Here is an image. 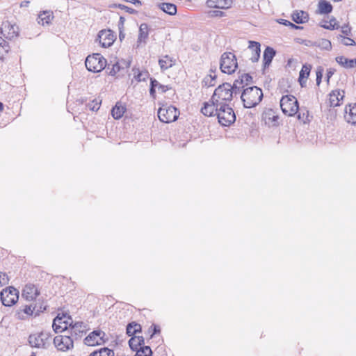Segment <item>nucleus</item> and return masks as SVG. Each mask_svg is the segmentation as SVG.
I'll list each match as a JSON object with an SVG mask.
<instances>
[{
  "mask_svg": "<svg viewBox=\"0 0 356 356\" xmlns=\"http://www.w3.org/2000/svg\"><path fill=\"white\" fill-rule=\"evenodd\" d=\"M264 97L262 90L257 86H252L244 89L241 93V99L245 108H250L258 105Z\"/></svg>",
  "mask_w": 356,
  "mask_h": 356,
  "instance_id": "obj_1",
  "label": "nucleus"
},
{
  "mask_svg": "<svg viewBox=\"0 0 356 356\" xmlns=\"http://www.w3.org/2000/svg\"><path fill=\"white\" fill-rule=\"evenodd\" d=\"M232 85L229 83H223L216 88L211 100L213 102L226 103L230 102L233 97Z\"/></svg>",
  "mask_w": 356,
  "mask_h": 356,
  "instance_id": "obj_2",
  "label": "nucleus"
},
{
  "mask_svg": "<svg viewBox=\"0 0 356 356\" xmlns=\"http://www.w3.org/2000/svg\"><path fill=\"white\" fill-rule=\"evenodd\" d=\"M217 117L222 126H229L236 121V115L230 106L226 103H220L218 108Z\"/></svg>",
  "mask_w": 356,
  "mask_h": 356,
  "instance_id": "obj_3",
  "label": "nucleus"
},
{
  "mask_svg": "<svg viewBox=\"0 0 356 356\" xmlns=\"http://www.w3.org/2000/svg\"><path fill=\"white\" fill-rule=\"evenodd\" d=\"M238 67L237 60L234 54L225 52L221 55L220 61V69L222 73L231 74Z\"/></svg>",
  "mask_w": 356,
  "mask_h": 356,
  "instance_id": "obj_4",
  "label": "nucleus"
},
{
  "mask_svg": "<svg viewBox=\"0 0 356 356\" xmlns=\"http://www.w3.org/2000/svg\"><path fill=\"white\" fill-rule=\"evenodd\" d=\"M85 65L88 71L99 72L105 68L106 60L100 54H93L88 56Z\"/></svg>",
  "mask_w": 356,
  "mask_h": 356,
  "instance_id": "obj_5",
  "label": "nucleus"
},
{
  "mask_svg": "<svg viewBox=\"0 0 356 356\" xmlns=\"http://www.w3.org/2000/svg\"><path fill=\"white\" fill-rule=\"evenodd\" d=\"M280 107L284 114L293 116L299 109L298 100L293 95H285L280 99Z\"/></svg>",
  "mask_w": 356,
  "mask_h": 356,
  "instance_id": "obj_6",
  "label": "nucleus"
},
{
  "mask_svg": "<svg viewBox=\"0 0 356 356\" xmlns=\"http://www.w3.org/2000/svg\"><path fill=\"white\" fill-rule=\"evenodd\" d=\"M51 337L50 333L41 332L36 334H31L28 341L32 348L47 349L50 343L49 339Z\"/></svg>",
  "mask_w": 356,
  "mask_h": 356,
  "instance_id": "obj_7",
  "label": "nucleus"
},
{
  "mask_svg": "<svg viewBox=\"0 0 356 356\" xmlns=\"http://www.w3.org/2000/svg\"><path fill=\"white\" fill-rule=\"evenodd\" d=\"M157 114L160 121L170 123L177 120L179 111L174 106H163L159 109Z\"/></svg>",
  "mask_w": 356,
  "mask_h": 356,
  "instance_id": "obj_8",
  "label": "nucleus"
},
{
  "mask_svg": "<svg viewBox=\"0 0 356 356\" xmlns=\"http://www.w3.org/2000/svg\"><path fill=\"white\" fill-rule=\"evenodd\" d=\"M2 304L6 307L15 305L19 298V291L13 286H8L0 293Z\"/></svg>",
  "mask_w": 356,
  "mask_h": 356,
  "instance_id": "obj_9",
  "label": "nucleus"
},
{
  "mask_svg": "<svg viewBox=\"0 0 356 356\" xmlns=\"http://www.w3.org/2000/svg\"><path fill=\"white\" fill-rule=\"evenodd\" d=\"M72 323V318L66 314H63L62 316L58 314L54 319L52 327L56 333L65 331L67 326H71Z\"/></svg>",
  "mask_w": 356,
  "mask_h": 356,
  "instance_id": "obj_10",
  "label": "nucleus"
},
{
  "mask_svg": "<svg viewBox=\"0 0 356 356\" xmlns=\"http://www.w3.org/2000/svg\"><path fill=\"white\" fill-rule=\"evenodd\" d=\"M1 34L8 40H13L19 36V27L8 21L3 22L1 27Z\"/></svg>",
  "mask_w": 356,
  "mask_h": 356,
  "instance_id": "obj_11",
  "label": "nucleus"
},
{
  "mask_svg": "<svg viewBox=\"0 0 356 356\" xmlns=\"http://www.w3.org/2000/svg\"><path fill=\"white\" fill-rule=\"evenodd\" d=\"M105 336V332L101 330H94L84 339V343L90 346L100 345L105 341L104 339Z\"/></svg>",
  "mask_w": 356,
  "mask_h": 356,
  "instance_id": "obj_12",
  "label": "nucleus"
},
{
  "mask_svg": "<svg viewBox=\"0 0 356 356\" xmlns=\"http://www.w3.org/2000/svg\"><path fill=\"white\" fill-rule=\"evenodd\" d=\"M54 343L60 351H66L74 346L73 339L70 336L58 335L54 337Z\"/></svg>",
  "mask_w": 356,
  "mask_h": 356,
  "instance_id": "obj_13",
  "label": "nucleus"
},
{
  "mask_svg": "<svg viewBox=\"0 0 356 356\" xmlns=\"http://www.w3.org/2000/svg\"><path fill=\"white\" fill-rule=\"evenodd\" d=\"M97 40L102 47L106 48L113 44L115 36L111 30H102L98 33Z\"/></svg>",
  "mask_w": 356,
  "mask_h": 356,
  "instance_id": "obj_14",
  "label": "nucleus"
},
{
  "mask_svg": "<svg viewBox=\"0 0 356 356\" xmlns=\"http://www.w3.org/2000/svg\"><path fill=\"white\" fill-rule=\"evenodd\" d=\"M220 103L213 102L211 103L205 102L204 106L201 108V112L206 116L217 115L218 108H219Z\"/></svg>",
  "mask_w": 356,
  "mask_h": 356,
  "instance_id": "obj_15",
  "label": "nucleus"
},
{
  "mask_svg": "<svg viewBox=\"0 0 356 356\" xmlns=\"http://www.w3.org/2000/svg\"><path fill=\"white\" fill-rule=\"evenodd\" d=\"M276 55V51L270 47H266L263 54V70L268 68Z\"/></svg>",
  "mask_w": 356,
  "mask_h": 356,
  "instance_id": "obj_16",
  "label": "nucleus"
},
{
  "mask_svg": "<svg viewBox=\"0 0 356 356\" xmlns=\"http://www.w3.org/2000/svg\"><path fill=\"white\" fill-rule=\"evenodd\" d=\"M40 294L38 289L33 284H26L23 290L22 296L28 300L35 299Z\"/></svg>",
  "mask_w": 356,
  "mask_h": 356,
  "instance_id": "obj_17",
  "label": "nucleus"
},
{
  "mask_svg": "<svg viewBox=\"0 0 356 356\" xmlns=\"http://www.w3.org/2000/svg\"><path fill=\"white\" fill-rule=\"evenodd\" d=\"M207 3L210 8L227 9L232 6V0H207Z\"/></svg>",
  "mask_w": 356,
  "mask_h": 356,
  "instance_id": "obj_18",
  "label": "nucleus"
},
{
  "mask_svg": "<svg viewBox=\"0 0 356 356\" xmlns=\"http://www.w3.org/2000/svg\"><path fill=\"white\" fill-rule=\"evenodd\" d=\"M260 47L261 45L259 42L251 40L249 41L248 48L252 51V56L250 59L252 63L257 62L260 58Z\"/></svg>",
  "mask_w": 356,
  "mask_h": 356,
  "instance_id": "obj_19",
  "label": "nucleus"
},
{
  "mask_svg": "<svg viewBox=\"0 0 356 356\" xmlns=\"http://www.w3.org/2000/svg\"><path fill=\"white\" fill-rule=\"evenodd\" d=\"M54 18V16L53 15V12L50 10H44L40 13L37 20L38 24L44 26L45 24H50Z\"/></svg>",
  "mask_w": 356,
  "mask_h": 356,
  "instance_id": "obj_20",
  "label": "nucleus"
},
{
  "mask_svg": "<svg viewBox=\"0 0 356 356\" xmlns=\"http://www.w3.org/2000/svg\"><path fill=\"white\" fill-rule=\"evenodd\" d=\"M175 59L168 55H165L159 58V65L161 71H165L175 65Z\"/></svg>",
  "mask_w": 356,
  "mask_h": 356,
  "instance_id": "obj_21",
  "label": "nucleus"
},
{
  "mask_svg": "<svg viewBox=\"0 0 356 356\" xmlns=\"http://www.w3.org/2000/svg\"><path fill=\"white\" fill-rule=\"evenodd\" d=\"M312 69V66L310 65H303L302 69L299 73L298 81L301 87H305L306 86L307 79L309 76V73Z\"/></svg>",
  "mask_w": 356,
  "mask_h": 356,
  "instance_id": "obj_22",
  "label": "nucleus"
},
{
  "mask_svg": "<svg viewBox=\"0 0 356 356\" xmlns=\"http://www.w3.org/2000/svg\"><path fill=\"white\" fill-rule=\"evenodd\" d=\"M345 118L348 123L356 124V104H350L346 108Z\"/></svg>",
  "mask_w": 356,
  "mask_h": 356,
  "instance_id": "obj_23",
  "label": "nucleus"
},
{
  "mask_svg": "<svg viewBox=\"0 0 356 356\" xmlns=\"http://www.w3.org/2000/svg\"><path fill=\"white\" fill-rule=\"evenodd\" d=\"M10 51V46L8 41L0 36V61L3 63L5 60V56Z\"/></svg>",
  "mask_w": 356,
  "mask_h": 356,
  "instance_id": "obj_24",
  "label": "nucleus"
},
{
  "mask_svg": "<svg viewBox=\"0 0 356 356\" xmlns=\"http://www.w3.org/2000/svg\"><path fill=\"white\" fill-rule=\"evenodd\" d=\"M337 63L344 68H353L356 65V58L348 59L343 56H339L335 58Z\"/></svg>",
  "mask_w": 356,
  "mask_h": 356,
  "instance_id": "obj_25",
  "label": "nucleus"
},
{
  "mask_svg": "<svg viewBox=\"0 0 356 356\" xmlns=\"http://www.w3.org/2000/svg\"><path fill=\"white\" fill-rule=\"evenodd\" d=\"M148 35V25L145 23L141 24L139 27V33L137 40L138 47L139 46V44L142 42H146Z\"/></svg>",
  "mask_w": 356,
  "mask_h": 356,
  "instance_id": "obj_26",
  "label": "nucleus"
},
{
  "mask_svg": "<svg viewBox=\"0 0 356 356\" xmlns=\"http://www.w3.org/2000/svg\"><path fill=\"white\" fill-rule=\"evenodd\" d=\"M158 7L164 13L170 15H175L177 13V6L171 3H160Z\"/></svg>",
  "mask_w": 356,
  "mask_h": 356,
  "instance_id": "obj_27",
  "label": "nucleus"
},
{
  "mask_svg": "<svg viewBox=\"0 0 356 356\" xmlns=\"http://www.w3.org/2000/svg\"><path fill=\"white\" fill-rule=\"evenodd\" d=\"M142 332V327L136 322H131L127 325V334L129 337H134L136 334Z\"/></svg>",
  "mask_w": 356,
  "mask_h": 356,
  "instance_id": "obj_28",
  "label": "nucleus"
},
{
  "mask_svg": "<svg viewBox=\"0 0 356 356\" xmlns=\"http://www.w3.org/2000/svg\"><path fill=\"white\" fill-rule=\"evenodd\" d=\"M318 6L320 14H329L333 9L332 4L326 0H320Z\"/></svg>",
  "mask_w": 356,
  "mask_h": 356,
  "instance_id": "obj_29",
  "label": "nucleus"
},
{
  "mask_svg": "<svg viewBox=\"0 0 356 356\" xmlns=\"http://www.w3.org/2000/svg\"><path fill=\"white\" fill-rule=\"evenodd\" d=\"M307 18L308 14L302 10H296L292 14V19L296 24H303L307 20Z\"/></svg>",
  "mask_w": 356,
  "mask_h": 356,
  "instance_id": "obj_30",
  "label": "nucleus"
},
{
  "mask_svg": "<svg viewBox=\"0 0 356 356\" xmlns=\"http://www.w3.org/2000/svg\"><path fill=\"white\" fill-rule=\"evenodd\" d=\"M126 108L122 105L117 103L111 110V115L115 120L120 119L126 111Z\"/></svg>",
  "mask_w": 356,
  "mask_h": 356,
  "instance_id": "obj_31",
  "label": "nucleus"
},
{
  "mask_svg": "<svg viewBox=\"0 0 356 356\" xmlns=\"http://www.w3.org/2000/svg\"><path fill=\"white\" fill-rule=\"evenodd\" d=\"M71 326V335L72 337L74 335L76 339L78 336H80L79 333H83L84 329L86 328V325L83 322H76Z\"/></svg>",
  "mask_w": 356,
  "mask_h": 356,
  "instance_id": "obj_32",
  "label": "nucleus"
},
{
  "mask_svg": "<svg viewBox=\"0 0 356 356\" xmlns=\"http://www.w3.org/2000/svg\"><path fill=\"white\" fill-rule=\"evenodd\" d=\"M133 71H134V78L139 82L146 81L149 76L147 70L140 71L139 69L136 70L134 68Z\"/></svg>",
  "mask_w": 356,
  "mask_h": 356,
  "instance_id": "obj_33",
  "label": "nucleus"
},
{
  "mask_svg": "<svg viewBox=\"0 0 356 356\" xmlns=\"http://www.w3.org/2000/svg\"><path fill=\"white\" fill-rule=\"evenodd\" d=\"M315 46L321 49L330 51L332 49V44L329 40L321 39L315 42Z\"/></svg>",
  "mask_w": 356,
  "mask_h": 356,
  "instance_id": "obj_34",
  "label": "nucleus"
},
{
  "mask_svg": "<svg viewBox=\"0 0 356 356\" xmlns=\"http://www.w3.org/2000/svg\"><path fill=\"white\" fill-rule=\"evenodd\" d=\"M23 314H27V315L35 314V311L33 310V307L32 306V305H25L22 309L19 310L17 312L18 318L23 319L24 318Z\"/></svg>",
  "mask_w": 356,
  "mask_h": 356,
  "instance_id": "obj_35",
  "label": "nucleus"
},
{
  "mask_svg": "<svg viewBox=\"0 0 356 356\" xmlns=\"http://www.w3.org/2000/svg\"><path fill=\"white\" fill-rule=\"evenodd\" d=\"M136 353L134 356H152V351L149 346H143L135 350Z\"/></svg>",
  "mask_w": 356,
  "mask_h": 356,
  "instance_id": "obj_36",
  "label": "nucleus"
},
{
  "mask_svg": "<svg viewBox=\"0 0 356 356\" xmlns=\"http://www.w3.org/2000/svg\"><path fill=\"white\" fill-rule=\"evenodd\" d=\"M337 39L338 42L343 44V45H346V46L355 45V42L354 41L353 39H352L350 38L346 37V36H343V35L339 34L337 36Z\"/></svg>",
  "mask_w": 356,
  "mask_h": 356,
  "instance_id": "obj_37",
  "label": "nucleus"
},
{
  "mask_svg": "<svg viewBox=\"0 0 356 356\" xmlns=\"http://www.w3.org/2000/svg\"><path fill=\"white\" fill-rule=\"evenodd\" d=\"M263 117L265 119V120L267 122H277L278 120V116L275 115L274 114V111L273 109H268L266 111L264 114Z\"/></svg>",
  "mask_w": 356,
  "mask_h": 356,
  "instance_id": "obj_38",
  "label": "nucleus"
},
{
  "mask_svg": "<svg viewBox=\"0 0 356 356\" xmlns=\"http://www.w3.org/2000/svg\"><path fill=\"white\" fill-rule=\"evenodd\" d=\"M321 26L328 30H334L339 28V25L334 17L330 20L329 24H321Z\"/></svg>",
  "mask_w": 356,
  "mask_h": 356,
  "instance_id": "obj_39",
  "label": "nucleus"
},
{
  "mask_svg": "<svg viewBox=\"0 0 356 356\" xmlns=\"http://www.w3.org/2000/svg\"><path fill=\"white\" fill-rule=\"evenodd\" d=\"M110 7L111 8H118L121 10H124L129 14H136L137 13V11L135 9L128 7L124 4L114 3V4L111 5Z\"/></svg>",
  "mask_w": 356,
  "mask_h": 356,
  "instance_id": "obj_40",
  "label": "nucleus"
},
{
  "mask_svg": "<svg viewBox=\"0 0 356 356\" xmlns=\"http://www.w3.org/2000/svg\"><path fill=\"white\" fill-rule=\"evenodd\" d=\"M120 69L121 67L120 66L119 63L116 62L115 64L112 65L111 68H110L109 65L108 66V74L111 76H114L116 74L117 72L120 71Z\"/></svg>",
  "mask_w": 356,
  "mask_h": 356,
  "instance_id": "obj_41",
  "label": "nucleus"
},
{
  "mask_svg": "<svg viewBox=\"0 0 356 356\" xmlns=\"http://www.w3.org/2000/svg\"><path fill=\"white\" fill-rule=\"evenodd\" d=\"M47 305L42 303H35L33 306V310L35 311V316H38L40 313L46 310Z\"/></svg>",
  "mask_w": 356,
  "mask_h": 356,
  "instance_id": "obj_42",
  "label": "nucleus"
},
{
  "mask_svg": "<svg viewBox=\"0 0 356 356\" xmlns=\"http://www.w3.org/2000/svg\"><path fill=\"white\" fill-rule=\"evenodd\" d=\"M133 342H137L138 345L145 346V339L143 336H134L129 340V343H133Z\"/></svg>",
  "mask_w": 356,
  "mask_h": 356,
  "instance_id": "obj_43",
  "label": "nucleus"
},
{
  "mask_svg": "<svg viewBox=\"0 0 356 356\" xmlns=\"http://www.w3.org/2000/svg\"><path fill=\"white\" fill-rule=\"evenodd\" d=\"M156 83L157 80H156L154 78H150L149 93L153 98H155L156 97V88L157 84Z\"/></svg>",
  "mask_w": 356,
  "mask_h": 356,
  "instance_id": "obj_44",
  "label": "nucleus"
},
{
  "mask_svg": "<svg viewBox=\"0 0 356 356\" xmlns=\"http://www.w3.org/2000/svg\"><path fill=\"white\" fill-rule=\"evenodd\" d=\"M99 356H114V351L108 348H103L99 350Z\"/></svg>",
  "mask_w": 356,
  "mask_h": 356,
  "instance_id": "obj_45",
  "label": "nucleus"
},
{
  "mask_svg": "<svg viewBox=\"0 0 356 356\" xmlns=\"http://www.w3.org/2000/svg\"><path fill=\"white\" fill-rule=\"evenodd\" d=\"M330 103L331 106H337L339 105V97H336L334 94L331 93L330 95Z\"/></svg>",
  "mask_w": 356,
  "mask_h": 356,
  "instance_id": "obj_46",
  "label": "nucleus"
},
{
  "mask_svg": "<svg viewBox=\"0 0 356 356\" xmlns=\"http://www.w3.org/2000/svg\"><path fill=\"white\" fill-rule=\"evenodd\" d=\"M88 108L92 111H98L100 107V102H97L96 99L93 100L91 103L88 104Z\"/></svg>",
  "mask_w": 356,
  "mask_h": 356,
  "instance_id": "obj_47",
  "label": "nucleus"
},
{
  "mask_svg": "<svg viewBox=\"0 0 356 356\" xmlns=\"http://www.w3.org/2000/svg\"><path fill=\"white\" fill-rule=\"evenodd\" d=\"M323 69L322 67H318L316 70V85L317 86H319L320 83H321V80H322V77H323Z\"/></svg>",
  "mask_w": 356,
  "mask_h": 356,
  "instance_id": "obj_48",
  "label": "nucleus"
},
{
  "mask_svg": "<svg viewBox=\"0 0 356 356\" xmlns=\"http://www.w3.org/2000/svg\"><path fill=\"white\" fill-rule=\"evenodd\" d=\"M156 83V88H158L159 91L161 93H165L167 90L171 89V87H170L169 86L161 84L160 83H159L158 81Z\"/></svg>",
  "mask_w": 356,
  "mask_h": 356,
  "instance_id": "obj_49",
  "label": "nucleus"
},
{
  "mask_svg": "<svg viewBox=\"0 0 356 356\" xmlns=\"http://www.w3.org/2000/svg\"><path fill=\"white\" fill-rule=\"evenodd\" d=\"M216 83L213 82L211 79L209 78L208 75L206 76L202 81L203 86L210 87L213 86Z\"/></svg>",
  "mask_w": 356,
  "mask_h": 356,
  "instance_id": "obj_50",
  "label": "nucleus"
},
{
  "mask_svg": "<svg viewBox=\"0 0 356 356\" xmlns=\"http://www.w3.org/2000/svg\"><path fill=\"white\" fill-rule=\"evenodd\" d=\"M240 76L245 86L252 81V77L249 74H243Z\"/></svg>",
  "mask_w": 356,
  "mask_h": 356,
  "instance_id": "obj_51",
  "label": "nucleus"
},
{
  "mask_svg": "<svg viewBox=\"0 0 356 356\" xmlns=\"http://www.w3.org/2000/svg\"><path fill=\"white\" fill-rule=\"evenodd\" d=\"M280 24H284V25H286V26H289L295 29H302L300 26H297L294 24H293L292 22L288 21V20H286V19H280Z\"/></svg>",
  "mask_w": 356,
  "mask_h": 356,
  "instance_id": "obj_52",
  "label": "nucleus"
},
{
  "mask_svg": "<svg viewBox=\"0 0 356 356\" xmlns=\"http://www.w3.org/2000/svg\"><path fill=\"white\" fill-rule=\"evenodd\" d=\"M341 32L345 35H349L351 34V28L348 24H344L341 26Z\"/></svg>",
  "mask_w": 356,
  "mask_h": 356,
  "instance_id": "obj_53",
  "label": "nucleus"
},
{
  "mask_svg": "<svg viewBox=\"0 0 356 356\" xmlns=\"http://www.w3.org/2000/svg\"><path fill=\"white\" fill-rule=\"evenodd\" d=\"M232 86H237L238 88H241L243 89L245 87V84L243 83V79L241 76L238 79H236Z\"/></svg>",
  "mask_w": 356,
  "mask_h": 356,
  "instance_id": "obj_54",
  "label": "nucleus"
},
{
  "mask_svg": "<svg viewBox=\"0 0 356 356\" xmlns=\"http://www.w3.org/2000/svg\"><path fill=\"white\" fill-rule=\"evenodd\" d=\"M8 282V277L4 273H0V284L4 285Z\"/></svg>",
  "mask_w": 356,
  "mask_h": 356,
  "instance_id": "obj_55",
  "label": "nucleus"
},
{
  "mask_svg": "<svg viewBox=\"0 0 356 356\" xmlns=\"http://www.w3.org/2000/svg\"><path fill=\"white\" fill-rule=\"evenodd\" d=\"M153 328V331H152V333L150 335V337L152 338V337L154 335V334H156L158 333H160L161 332V330H160V327L156 325H154L153 324L150 328Z\"/></svg>",
  "mask_w": 356,
  "mask_h": 356,
  "instance_id": "obj_56",
  "label": "nucleus"
},
{
  "mask_svg": "<svg viewBox=\"0 0 356 356\" xmlns=\"http://www.w3.org/2000/svg\"><path fill=\"white\" fill-rule=\"evenodd\" d=\"M332 93L334 94L336 97H339V101L343 99L344 96L343 90H342L341 92L340 90H333Z\"/></svg>",
  "mask_w": 356,
  "mask_h": 356,
  "instance_id": "obj_57",
  "label": "nucleus"
},
{
  "mask_svg": "<svg viewBox=\"0 0 356 356\" xmlns=\"http://www.w3.org/2000/svg\"><path fill=\"white\" fill-rule=\"evenodd\" d=\"M129 345L130 348L134 351H135V350L139 349V348L142 347L140 345H138L137 342H133V343H129Z\"/></svg>",
  "mask_w": 356,
  "mask_h": 356,
  "instance_id": "obj_58",
  "label": "nucleus"
},
{
  "mask_svg": "<svg viewBox=\"0 0 356 356\" xmlns=\"http://www.w3.org/2000/svg\"><path fill=\"white\" fill-rule=\"evenodd\" d=\"M211 74L208 75L209 78L211 79V81L213 82H215L216 83V77L217 76L215 74V72H216V70H213L212 69H211Z\"/></svg>",
  "mask_w": 356,
  "mask_h": 356,
  "instance_id": "obj_59",
  "label": "nucleus"
},
{
  "mask_svg": "<svg viewBox=\"0 0 356 356\" xmlns=\"http://www.w3.org/2000/svg\"><path fill=\"white\" fill-rule=\"evenodd\" d=\"M232 90L233 91V96L236 95L241 92V88L237 86H232Z\"/></svg>",
  "mask_w": 356,
  "mask_h": 356,
  "instance_id": "obj_60",
  "label": "nucleus"
},
{
  "mask_svg": "<svg viewBox=\"0 0 356 356\" xmlns=\"http://www.w3.org/2000/svg\"><path fill=\"white\" fill-rule=\"evenodd\" d=\"M125 22V19L124 17H120L118 22V28L119 30L122 29L124 27V24Z\"/></svg>",
  "mask_w": 356,
  "mask_h": 356,
  "instance_id": "obj_61",
  "label": "nucleus"
},
{
  "mask_svg": "<svg viewBox=\"0 0 356 356\" xmlns=\"http://www.w3.org/2000/svg\"><path fill=\"white\" fill-rule=\"evenodd\" d=\"M334 74V71H332L331 69L329 70L327 72V81L329 82L330 79L332 77V76Z\"/></svg>",
  "mask_w": 356,
  "mask_h": 356,
  "instance_id": "obj_62",
  "label": "nucleus"
},
{
  "mask_svg": "<svg viewBox=\"0 0 356 356\" xmlns=\"http://www.w3.org/2000/svg\"><path fill=\"white\" fill-rule=\"evenodd\" d=\"M119 31H120L119 38H120V40L122 41L125 38V34L123 33L122 29H120Z\"/></svg>",
  "mask_w": 356,
  "mask_h": 356,
  "instance_id": "obj_63",
  "label": "nucleus"
},
{
  "mask_svg": "<svg viewBox=\"0 0 356 356\" xmlns=\"http://www.w3.org/2000/svg\"><path fill=\"white\" fill-rule=\"evenodd\" d=\"M30 3V1H23L21 4H20V6L21 7H28Z\"/></svg>",
  "mask_w": 356,
  "mask_h": 356,
  "instance_id": "obj_64",
  "label": "nucleus"
}]
</instances>
